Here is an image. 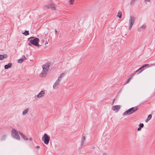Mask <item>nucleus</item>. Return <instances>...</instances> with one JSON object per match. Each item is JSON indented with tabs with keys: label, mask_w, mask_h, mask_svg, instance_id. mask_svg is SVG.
Listing matches in <instances>:
<instances>
[{
	"label": "nucleus",
	"mask_w": 155,
	"mask_h": 155,
	"mask_svg": "<svg viewBox=\"0 0 155 155\" xmlns=\"http://www.w3.org/2000/svg\"><path fill=\"white\" fill-rule=\"evenodd\" d=\"M50 138L48 135L46 134H45L42 137V140L45 144L47 145L48 144Z\"/></svg>",
	"instance_id": "nucleus-4"
},
{
	"label": "nucleus",
	"mask_w": 155,
	"mask_h": 155,
	"mask_svg": "<svg viewBox=\"0 0 155 155\" xmlns=\"http://www.w3.org/2000/svg\"><path fill=\"white\" fill-rule=\"evenodd\" d=\"M30 139L31 140V138H30Z\"/></svg>",
	"instance_id": "nucleus-38"
},
{
	"label": "nucleus",
	"mask_w": 155,
	"mask_h": 155,
	"mask_svg": "<svg viewBox=\"0 0 155 155\" xmlns=\"http://www.w3.org/2000/svg\"><path fill=\"white\" fill-rule=\"evenodd\" d=\"M60 81L57 80L53 85V88L54 89H57L60 84Z\"/></svg>",
	"instance_id": "nucleus-9"
},
{
	"label": "nucleus",
	"mask_w": 155,
	"mask_h": 155,
	"mask_svg": "<svg viewBox=\"0 0 155 155\" xmlns=\"http://www.w3.org/2000/svg\"><path fill=\"white\" fill-rule=\"evenodd\" d=\"M55 34H58L59 33V32L57 31L56 29H55Z\"/></svg>",
	"instance_id": "nucleus-31"
},
{
	"label": "nucleus",
	"mask_w": 155,
	"mask_h": 155,
	"mask_svg": "<svg viewBox=\"0 0 155 155\" xmlns=\"http://www.w3.org/2000/svg\"><path fill=\"white\" fill-rule=\"evenodd\" d=\"M49 66V64L48 63L42 66L43 70L40 74V76L41 77H44L46 76Z\"/></svg>",
	"instance_id": "nucleus-1"
},
{
	"label": "nucleus",
	"mask_w": 155,
	"mask_h": 155,
	"mask_svg": "<svg viewBox=\"0 0 155 155\" xmlns=\"http://www.w3.org/2000/svg\"><path fill=\"white\" fill-rule=\"evenodd\" d=\"M44 8H50L52 10H55L56 7L53 3H51L49 4H46L44 6Z\"/></svg>",
	"instance_id": "nucleus-5"
},
{
	"label": "nucleus",
	"mask_w": 155,
	"mask_h": 155,
	"mask_svg": "<svg viewBox=\"0 0 155 155\" xmlns=\"http://www.w3.org/2000/svg\"><path fill=\"white\" fill-rule=\"evenodd\" d=\"M6 137V136L5 135H3L1 138V140H4Z\"/></svg>",
	"instance_id": "nucleus-28"
},
{
	"label": "nucleus",
	"mask_w": 155,
	"mask_h": 155,
	"mask_svg": "<svg viewBox=\"0 0 155 155\" xmlns=\"http://www.w3.org/2000/svg\"><path fill=\"white\" fill-rule=\"evenodd\" d=\"M91 148H92V149H94V148H95V147H94V146H92V147H91Z\"/></svg>",
	"instance_id": "nucleus-36"
},
{
	"label": "nucleus",
	"mask_w": 155,
	"mask_h": 155,
	"mask_svg": "<svg viewBox=\"0 0 155 155\" xmlns=\"http://www.w3.org/2000/svg\"><path fill=\"white\" fill-rule=\"evenodd\" d=\"M12 137L16 140H19L20 139V137L18 134V131L15 129H13L12 131Z\"/></svg>",
	"instance_id": "nucleus-3"
},
{
	"label": "nucleus",
	"mask_w": 155,
	"mask_h": 155,
	"mask_svg": "<svg viewBox=\"0 0 155 155\" xmlns=\"http://www.w3.org/2000/svg\"><path fill=\"white\" fill-rule=\"evenodd\" d=\"M19 133L23 140H28V139L22 133L20 132Z\"/></svg>",
	"instance_id": "nucleus-14"
},
{
	"label": "nucleus",
	"mask_w": 155,
	"mask_h": 155,
	"mask_svg": "<svg viewBox=\"0 0 155 155\" xmlns=\"http://www.w3.org/2000/svg\"><path fill=\"white\" fill-rule=\"evenodd\" d=\"M85 137L83 136L81 138V145H82L84 144V143L85 141Z\"/></svg>",
	"instance_id": "nucleus-21"
},
{
	"label": "nucleus",
	"mask_w": 155,
	"mask_h": 155,
	"mask_svg": "<svg viewBox=\"0 0 155 155\" xmlns=\"http://www.w3.org/2000/svg\"><path fill=\"white\" fill-rule=\"evenodd\" d=\"M74 0H70V3L71 5H72L73 4Z\"/></svg>",
	"instance_id": "nucleus-27"
},
{
	"label": "nucleus",
	"mask_w": 155,
	"mask_h": 155,
	"mask_svg": "<svg viewBox=\"0 0 155 155\" xmlns=\"http://www.w3.org/2000/svg\"><path fill=\"white\" fill-rule=\"evenodd\" d=\"M12 64L11 63H8L7 64L5 65L4 66L5 68V69H8L10 68H11L12 66Z\"/></svg>",
	"instance_id": "nucleus-16"
},
{
	"label": "nucleus",
	"mask_w": 155,
	"mask_h": 155,
	"mask_svg": "<svg viewBox=\"0 0 155 155\" xmlns=\"http://www.w3.org/2000/svg\"><path fill=\"white\" fill-rule=\"evenodd\" d=\"M36 148H39V146H37L36 147Z\"/></svg>",
	"instance_id": "nucleus-35"
},
{
	"label": "nucleus",
	"mask_w": 155,
	"mask_h": 155,
	"mask_svg": "<svg viewBox=\"0 0 155 155\" xmlns=\"http://www.w3.org/2000/svg\"><path fill=\"white\" fill-rule=\"evenodd\" d=\"M64 74H65V73H64L61 74L58 77L57 80L60 81L61 80V78H62V77H63L64 76Z\"/></svg>",
	"instance_id": "nucleus-18"
},
{
	"label": "nucleus",
	"mask_w": 155,
	"mask_h": 155,
	"mask_svg": "<svg viewBox=\"0 0 155 155\" xmlns=\"http://www.w3.org/2000/svg\"><path fill=\"white\" fill-rule=\"evenodd\" d=\"M145 1L148 2H150L151 1V0H145Z\"/></svg>",
	"instance_id": "nucleus-34"
},
{
	"label": "nucleus",
	"mask_w": 155,
	"mask_h": 155,
	"mask_svg": "<svg viewBox=\"0 0 155 155\" xmlns=\"http://www.w3.org/2000/svg\"><path fill=\"white\" fill-rule=\"evenodd\" d=\"M29 108L27 107L23 109L22 112V114L23 116H24L28 114L30 111Z\"/></svg>",
	"instance_id": "nucleus-8"
},
{
	"label": "nucleus",
	"mask_w": 155,
	"mask_h": 155,
	"mask_svg": "<svg viewBox=\"0 0 155 155\" xmlns=\"http://www.w3.org/2000/svg\"><path fill=\"white\" fill-rule=\"evenodd\" d=\"M143 69L142 70H139L138 71H137V72H138V73H137V74H138L140 73L143 71Z\"/></svg>",
	"instance_id": "nucleus-30"
},
{
	"label": "nucleus",
	"mask_w": 155,
	"mask_h": 155,
	"mask_svg": "<svg viewBox=\"0 0 155 155\" xmlns=\"http://www.w3.org/2000/svg\"><path fill=\"white\" fill-rule=\"evenodd\" d=\"M155 66V64H151L150 65H149L148 64H145L143 65V66H142L141 67H140V68H139V69L137 70V71H136V72H137V71H138L139 70L143 68H144L145 67H152L153 66Z\"/></svg>",
	"instance_id": "nucleus-11"
},
{
	"label": "nucleus",
	"mask_w": 155,
	"mask_h": 155,
	"mask_svg": "<svg viewBox=\"0 0 155 155\" xmlns=\"http://www.w3.org/2000/svg\"><path fill=\"white\" fill-rule=\"evenodd\" d=\"M45 94V90L41 91L37 95V97L38 98H41L43 97Z\"/></svg>",
	"instance_id": "nucleus-7"
},
{
	"label": "nucleus",
	"mask_w": 155,
	"mask_h": 155,
	"mask_svg": "<svg viewBox=\"0 0 155 155\" xmlns=\"http://www.w3.org/2000/svg\"><path fill=\"white\" fill-rule=\"evenodd\" d=\"M38 41L39 39L37 38L34 39H31L30 40L31 43L36 46H39V45L38 44Z\"/></svg>",
	"instance_id": "nucleus-6"
},
{
	"label": "nucleus",
	"mask_w": 155,
	"mask_h": 155,
	"mask_svg": "<svg viewBox=\"0 0 155 155\" xmlns=\"http://www.w3.org/2000/svg\"><path fill=\"white\" fill-rule=\"evenodd\" d=\"M137 0H131L130 4L133 5Z\"/></svg>",
	"instance_id": "nucleus-25"
},
{
	"label": "nucleus",
	"mask_w": 155,
	"mask_h": 155,
	"mask_svg": "<svg viewBox=\"0 0 155 155\" xmlns=\"http://www.w3.org/2000/svg\"><path fill=\"white\" fill-rule=\"evenodd\" d=\"M120 106L119 105L113 106L112 107V109L116 112H117L120 109Z\"/></svg>",
	"instance_id": "nucleus-10"
},
{
	"label": "nucleus",
	"mask_w": 155,
	"mask_h": 155,
	"mask_svg": "<svg viewBox=\"0 0 155 155\" xmlns=\"http://www.w3.org/2000/svg\"><path fill=\"white\" fill-rule=\"evenodd\" d=\"M103 155H105V154L104 153H103Z\"/></svg>",
	"instance_id": "nucleus-37"
},
{
	"label": "nucleus",
	"mask_w": 155,
	"mask_h": 155,
	"mask_svg": "<svg viewBox=\"0 0 155 155\" xmlns=\"http://www.w3.org/2000/svg\"><path fill=\"white\" fill-rule=\"evenodd\" d=\"M134 75L135 73H133L130 75V77L128 79L127 81V83H128L130 81Z\"/></svg>",
	"instance_id": "nucleus-20"
},
{
	"label": "nucleus",
	"mask_w": 155,
	"mask_h": 155,
	"mask_svg": "<svg viewBox=\"0 0 155 155\" xmlns=\"http://www.w3.org/2000/svg\"><path fill=\"white\" fill-rule=\"evenodd\" d=\"M138 109V107H132L125 112L124 113L123 115H129L130 114L136 111Z\"/></svg>",
	"instance_id": "nucleus-2"
},
{
	"label": "nucleus",
	"mask_w": 155,
	"mask_h": 155,
	"mask_svg": "<svg viewBox=\"0 0 155 155\" xmlns=\"http://www.w3.org/2000/svg\"><path fill=\"white\" fill-rule=\"evenodd\" d=\"M8 56L7 54H0V60H2L4 58H7Z\"/></svg>",
	"instance_id": "nucleus-15"
},
{
	"label": "nucleus",
	"mask_w": 155,
	"mask_h": 155,
	"mask_svg": "<svg viewBox=\"0 0 155 155\" xmlns=\"http://www.w3.org/2000/svg\"><path fill=\"white\" fill-rule=\"evenodd\" d=\"M122 15V12H121L119 11L118 13L117 16L119 18H120Z\"/></svg>",
	"instance_id": "nucleus-23"
},
{
	"label": "nucleus",
	"mask_w": 155,
	"mask_h": 155,
	"mask_svg": "<svg viewBox=\"0 0 155 155\" xmlns=\"http://www.w3.org/2000/svg\"><path fill=\"white\" fill-rule=\"evenodd\" d=\"M135 19V18L134 16H130V19L132 20V19Z\"/></svg>",
	"instance_id": "nucleus-29"
},
{
	"label": "nucleus",
	"mask_w": 155,
	"mask_h": 155,
	"mask_svg": "<svg viewBox=\"0 0 155 155\" xmlns=\"http://www.w3.org/2000/svg\"><path fill=\"white\" fill-rule=\"evenodd\" d=\"M64 74H65V73H64L61 74L58 77L57 80L60 81L61 80V78H62V77H63L64 76Z\"/></svg>",
	"instance_id": "nucleus-19"
},
{
	"label": "nucleus",
	"mask_w": 155,
	"mask_h": 155,
	"mask_svg": "<svg viewBox=\"0 0 155 155\" xmlns=\"http://www.w3.org/2000/svg\"><path fill=\"white\" fill-rule=\"evenodd\" d=\"M146 28V25L144 24L140 26L137 29V31L139 32H140L142 31L143 30L145 29Z\"/></svg>",
	"instance_id": "nucleus-12"
},
{
	"label": "nucleus",
	"mask_w": 155,
	"mask_h": 155,
	"mask_svg": "<svg viewBox=\"0 0 155 155\" xmlns=\"http://www.w3.org/2000/svg\"><path fill=\"white\" fill-rule=\"evenodd\" d=\"M139 126L141 127H143L144 126V125L143 123H140L139 125Z\"/></svg>",
	"instance_id": "nucleus-26"
},
{
	"label": "nucleus",
	"mask_w": 155,
	"mask_h": 155,
	"mask_svg": "<svg viewBox=\"0 0 155 155\" xmlns=\"http://www.w3.org/2000/svg\"><path fill=\"white\" fill-rule=\"evenodd\" d=\"M152 117V115L151 114H149L147 117V118L145 120V122H147L150 120Z\"/></svg>",
	"instance_id": "nucleus-22"
},
{
	"label": "nucleus",
	"mask_w": 155,
	"mask_h": 155,
	"mask_svg": "<svg viewBox=\"0 0 155 155\" xmlns=\"http://www.w3.org/2000/svg\"><path fill=\"white\" fill-rule=\"evenodd\" d=\"M115 100V98L113 100V101L112 102V104H114V102Z\"/></svg>",
	"instance_id": "nucleus-33"
},
{
	"label": "nucleus",
	"mask_w": 155,
	"mask_h": 155,
	"mask_svg": "<svg viewBox=\"0 0 155 155\" xmlns=\"http://www.w3.org/2000/svg\"><path fill=\"white\" fill-rule=\"evenodd\" d=\"M22 34L25 35H29V32L28 31H26L25 32L23 33Z\"/></svg>",
	"instance_id": "nucleus-24"
},
{
	"label": "nucleus",
	"mask_w": 155,
	"mask_h": 155,
	"mask_svg": "<svg viewBox=\"0 0 155 155\" xmlns=\"http://www.w3.org/2000/svg\"><path fill=\"white\" fill-rule=\"evenodd\" d=\"M134 22V20H129V29L130 30Z\"/></svg>",
	"instance_id": "nucleus-13"
},
{
	"label": "nucleus",
	"mask_w": 155,
	"mask_h": 155,
	"mask_svg": "<svg viewBox=\"0 0 155 155\" xmlns=\"http://www.w3.org/2000/svg\"><path fill=\"white\" fill-rule=\"evenodd\" d=\"M141 127H139L137 128V130L138 131H140V130H141Z\"/></svg>",
	"instance_id": "nucleus-32"
},
{
	"label": "nucleus",
	"mask_w": 155,
	"mask_h": 155,
	"mask_svg": "<svg viewBox=\"0 0 155 155\" xmlns=\"http://www.w3.org/2000/svg\"><path fill=\"white\" fill-rule=\"evenodd\" d=\"M26 58L24 55H23V58L20 59L18 60V62L20 63H22V62L25 59H26Z\"/></svg>",
	"instance_id": "nucleus-17"
}]
</instances>
